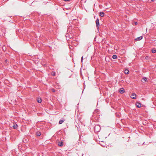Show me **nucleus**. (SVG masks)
I'll return each instance as SVG.
<instances>
[{"mask_svg":"<svg viewBox=\"0 0 156 156\" xmlns=\"http://www.w3.org/2000/svg\"><path fill=\"white\" fill-rule=\"evenodd\" d=\"M101 130V127L99 125H96L94 126V131L96 132H98Z\"/></svg>","mask_w":156,"mask_h":156,"instance_id":"obj_1","label":"nucleus"},{"mask_svg":"<svg viewBox=\"0 0 156 156\" xmlns=\"http://www.w3.org/2000/svg\"><path fill=\"white\" fill-rule=\"evenodd\" d=\"M119 91L120 94H122L125 92V90L123 88H121L119 89Z\"/></svg>","mask_w":156,"mask_h":156,"instance_id":"obj_2","label":"nucleus"},{"mask_svg":"<svg viewBox=\"0 0 156 156\" xmlns=\"http://www.w3.org/2000/svg\"><path fill=\"white\" fill-rule=\"evenodd\" d=\"M96 24L97 28V29H98L99 25V20L98 19V18L96 20Z\"/></svg>","mask_w":156,"mask_h":156,"instance_id":"obj_3","label":"nucleus"},{"mask_svg":"<svg viewBox=\"0 0 156 156\" xmlns=\"http://www.w3.org/2000/svg\"><path fill=\"white\" fill-rule=\"evenodd\" d=\"M136 95L135 94L133 93L132 94L130 97L131 98L133 99H135L136 98Z\"/></svg>","mask_w":156,"mask_h":156,"instance_id":"obj_4","label":"nucleus"},{"mask_svg":"<svg viewBox=\"0 0 156 156\" xmlns=\"http://www.w3.org/2000/svg\"><path fill=\"white\" fill-rule=\"evenodd\" d=\"M143 38V37L142 36L138 37L136 38L135 40L136 41H140Z\"/></svg>","mask_w":156,"mask_h":156,"instance_id":"obj_5","label":"nucleus"},{"mask_svg":"<svg viewBox=\"0 0 156 156\" xmlns=\"http://www.w3.org/2000/svg\"><path fill=\"white\" fill-rule=\"evenodd\" d=\"M12 127L14 129H16L18 127V126L17 124H15Z\"/></svg>","mask_w":156,"mask_h":156,"instance_id":"obj_6","label":"nucleus"},{"mask_svg":"<svg viewBox=\"0 0 156 156\" xmlns=\"http://www.w3.org/2000/svg\"><path fill=\"white\" fill-rule=\"evenodd\" d=\"M136 106L138 108H140L141 107V104L139 103H137L136 104Z\"/></svg>","mask_w":156,"mask_h":156,"instance_id":"obj_7","label":"nucleus"},{"mask_svg":"<svg viewBox=\"0 0 156 156\" xmlns=\"http://www.w3.org/2000/svg\"><path fill=\"white\" fill-rule=\"evenodd\" d=\"M37 101L39 103H41L42 101L41 99V98H37Z\"/></svg>","mask_w":156,"mask_h":156,"instance_id":"obj_8","label":"nucleus"},{"mask_svg":"<svg viewBox=\"0 0 156 156\" xmlns=\"http://www.w3.org/2000/svg\"><path fill=\"white\" fill-rule=\"evenodd\" d=\"M58 145L60 146H62L63 145V142L61 141L60 142H59L58 144Z\"/></svg>","mask_w":156,"mask_h":156,"instance_id":"obj_9","label":"nucleus"},{"mask_svg":"<svg viewBox=\"0 0 156 156\" xmlns=\"http://www.w3.org/2000/svg\"><path fill=\"white\" fill-rule=\"evenodd\" d=\"M104 14H105V13H104L103 12H100V16H101V17H103L104 16Z\"/></svg>","mask_w":156,"mask_h":156,"instance_id":"obj_10","label":"nucleus"},{"mask_svg":"<svg viewBox=\"0 0 156 156\" xmlns=\"http://www.w3.org/2000/svg\"><path fill=\"white\" fill-rule=\"evenodd\" d=\"M142 80H143L142 81L143 82H144V81L146 82L147 81V78L146 77H144L142 79Z\"/></svg>","mask_w":156,"mask_h":156,"instance_id":"obj_11","label":"nucleus"},{"mask_svg":"<svg viewBox=\"0 0 156 156\" xmlns=\"http://www.w3.org/2000/svg\"><path fill=\"white\" fill-rule=\"evenodd\" d=\"M124 73L125 74H128L129 73V71L128 70L126 69L125 70Z\"/></svg>","mask_w":156,"mask_h":156,"instance_id":"obj_12","label":"nucleus"},{"mask_svg":"<svg viewBox=\"0 0 156 156\" xmlns=\"http://www.w3.org/2000/svg\"><path fill=\"white\" fill-rule=\"evenodd\" d=\"M112 58L114 59H116L117 58V56L116 55H113L112 56Z\"/></svg>","mask_w":156,"mask_h":156,"instance_id":"obj_13","label":"nucleus"},{"mask_svg":"<svg viewBox=\"0 0 156 156\" xmlns=\"http://www.w3.org/2000/svg\"><path fill=\"white\" fill-rule=\"evenodd\" d=\"M64 121V120H60L59 121V124H62L63 122Z\"/></svg>","mask_w":156,"mask_h":156,"instance_id":"obj_14","label":"nucleus"},{"mask_svg":"<svg viewBox=\"0 0 156 156\" xmlns=\"http://www.w3.org/2000/svg\"><path fill=\"white\" fill-rule=\"evenodd\" d=\"M41 135V133L40 132H38L37 133V135L40 136Z\"/></svg>","mask_w":156,"mask_h":156,"instance_id":"obj_15","label":"nucleus"},{"mask_svg":"<svg viewBox=\"0 0 156 156\" xmlns=\"http://www.w3.org/2000/svg\"><path fill=\"white\" fill-rule=\"evenodd\" d=\"M152 52L153 53H154L156 52V50L155 49H153L152 50Z\"/></svg>","mask_w":156,"mask_h":156,"instance_id":"obj_16","label":"nucleus"},{"mask_svg":"<svg viewBox=\"0 0 156 156\" xmlns=\"http://www.w3.org/2000/svg\"><path fill=\"white\" fill-rule=\"evenodd\" d=\"M83 60V57L82 56L81 58V62H82Z\"/></svg>","mask_w":156,"mask_h":156,"instance_id":"obj_17","label":"nucleus"},{"mask_svg":"<svg viewBox=\"0 0 156 156\" xmlns=\"http://www.w3.org/2000/svg\"><path fill=\"white\" fill-rule=\"evenodd\" d=\"M52 75L53 76H55V72H54V73H53L52 74Z\"/></svg>","mask_w":156,"mask_h":156,"instance_id":"obj_18","label":"nucleus"},{"mask_svg":"<svg viewBox=\"0 0 156 156\" xmlns=\"http://www.w3.org/2000/svg\"><path fill=\"white\" fill-rule=\"evenodd\" d=\"M52 91L53 92H55V90L53 89H52Z\"/></svg>","mask_w":156,"mask_h":156,"instance_id":"obj_19","label":"nucleus"},{"mask_svg":"<svg viewBox=\"0 0 156 156\" xmlns=\"http://www.w3.org/2000/svg\"><path fill=\"white\" fill-rule=\"evenodd\" d=\"M135 25H137V22H136L135 23Z\"/></svg>","mask_w":156,"mask_h":156,"instance_id":"obj_20","label":"nucleus"},{"mask_svg":"<svg viewBox=\"0 0 156 156\" xmlns=\"http://www.w3.org/2000/svg\"><path fill=\"white\" fill-rule=\"evenodd\" d=\"M145 142H144V143H143L142 144V145H143L144 144Z\"/></svg>","mask_w":156,"mask_h":156,"instance_id":"obj_21","label":"nucleus"},{"mask_svg":"<svg viewBox=\"0 0 156 156\" xmlns=\"http://www.w3.org/2000/svg\"><path fill=\"white\" fill-rule=\"evenodd\" d=\"M151 1H154V0H151Z\"/></svg>","mask_w":156,"mask_h":156,"instance_id":"obj_22","label":"nucleus"},{"mask_svg":"<svg viewBox=\"0 0 156 156\" xmlns=\"http://www.w3.org/2000/svg\"><path fill=\"white\" fill-rule=\"evenodd\" d=\"M83 154H82V156H83Z\"/></svg>","mask_w":156,"mask_h":156,"instance_id":"obj_23","label":"nucleus"}]
</instances>
